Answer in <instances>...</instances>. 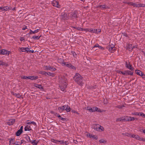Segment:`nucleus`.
I'll list each match as a JSON object with an SVG mask.
<instances>
[{
	"instance_id": "obj_1",
	"label": "nucleus",
	"mask_w": 145,
	"mask_h": 145,
	"mask_svg": "<svg viewBox=\"0 0 145 145\" xmlns=\"http://www.w3.org/2000/svg\"><path fill=\"white\" fill-rule=\"evenodd\" d=\"M59 86L60 88L62 91H64L66 88L67 84V79L64 76L59 77Z\"/></svg>"
},
{
	"instance_id": "obj_2",
	"label": "nucleus",
	"mask_w": 145,
	"mask_h": 145,
	"mask_svg": "<svg viewBox=\"0 0 145 145\" xmlns=\"http://www.w3.org/2000/svg\"><path fill=\"white\" fill-rule=\"evenodd\" d=\"M73 79L75 82L79 85L81 86L83 85V77L78 73H76L73 77Z\"/></svg>"
},
{
	"instance_id": "obj_3",
	"label": "nucleus",
	"mask_w": 145,
	"mask_h": 145,
	"mask_svg": "<svg viewBox=\"0 0 145 145\" xmlns=\"http://www.w3.org/2000/svg\"><path fill=\"white\" fill-rule=\"evenodd\" d=\"M57 109L60 112H61L62 111L64 110H66L67 112H69L71 108L68 105H65L58 107Z\"/></svg>"
},
{
	"instance_id": "obj_4",
	"label": "nucleus",
	"mask_w": 145,
	"mask_h": 145,
	"mask_svg": "<svg viewBox=\"0 0 145 145\" xmlns=\"http://www.w3.org/2000/svg\"><path fill=\"white\" fill-rule=\"evenodd\" d=\"M117 72L120 74H122L124 75H133V72L129 70L125 71L124 72H122L119 71H118Z\"/></svg>"
},
{
	"instance_id": "obj_5",
	"label": "nucleus",
	"mask_w": 145,
	"mask_h": 145,
	"mask_svg": "<svg viewBox=\"0 0 145 145\" xmlns=\"http://www.w3.org/2000/svg\"><path fill=\"white\" fill-rule=\"evenodd\" d=\"M62 65L63 66H66L72 69H76V68L74 67L71 64H69L67 63L62 62Z\"/></svg>"
},
{
	"instance_id": "obj_6",
	"label": "nucleus",
	"mask_w": 145,
	"mask_h": 145,
	"mask_svg": "<svg viewBox=\"0 0 145 145\" xmlns=\"http://www.w3.org/2000/svg\"><path fill=\"white\" fill-rule=\"evenodd\" d=\"M68 15L72 19H75L77 18V13L75 12H71Z\"/></svg>"
},
{
	"instance_id": "obj_7",
	"label": "nucleus",
	"mask_w": 145,
	"mask_h": 145,
	"mask_svg": "<svg viewBox=\"0 0 145 145\" xmlns=\"http://www.w3.org/2000/svg\"><path fill=\"white\" fill-rule=\"evenodd\" d=\"M52 5L56 7L60 8L61 7V6L59 4L58 2L54 0L52 3Z\"/></svg>"
},
{
	"instance_id": "obj_8",
	"label": "nucleus",
	"mask_w": 145,
	"mask_h": 145,
	"mask_svg": "<svg viewBox=\"0 0 145 145\" xmlns=\"http://www.w3.org/2000/svg\"><path fill=\"white\" fill-rule=\"evenodd\" d=\"M9 54L10 51L7 50L2 49L0 50V54L8 55Z\"/></svg>"
},
{
	"instance_id": "obj_9",
	"label": "nucleus",
	"mask_w": 145,
	"mask_h": 145,
	"mask_svg": "<svg viewBox=\"0 0 145 145\" xmlns=\"http://www.w3.org/2000/svg\"><path fill=\"white\" fill-rule=\"evenodd\" d=\"M125 67L127 69L132 71H134V69L131 65H130L129 62L126 61L125 62Z\"/></svg>"
},
{
	"instance_id": "obj_10",
	"label": "nucleus",
	"mask_w": 145,
	"mask_h": 145,
	"mask_svg": "<svg viewBox=\"0 0 145 145\" xmlns=\"http://www.w3.org/2000/svg\"><path fill=\"white\" fill-rule=\"evenodd\" d=\"M92 110L91 112H95V111L98 112H103V110H101L100 108L97 107H92Z\"/></svg>"
},
{
	"instance_id": "obj_11",
	"label": "nucleus",
	"mask_w": 145,
	"mask_h": 145,
	"mask_svg": "<svg viewBox=\"0 0 145 145\" xmlns=\"http://www.w3.org/2000/svg\"><path fill=\"white\" fill-rule=\"evenodd\" d=\"M132 138H134L137 140L142 141L143 137H141L139 136L134 134L133 135Z\"/></svg>"
},
{
	"instance_id": "obj_12",
	"label": "nucleus",
	"mask_w": 145,
	"mask_h": 145,
	"mask_svg": "<svg viewBox=\"0 0 145 145\" xmlns=\"http://www.w3.org/2000/svg\"><path fill=\"white\" fill-rule=\"evenodd\" d=\"M114 47V46L113 44H111L108 47V49L109 51L112 53L114 51L113 50H112Z\"/></svg>"
},
{
	"instance_id": "obj_13",
	"label": "nucleus",
	"mask_w": 145,
	"mask_h": 145,
	"mask_svg": "<svg viewBox=\"0 0 145 145\" xmlns=\"http://www.w3.org/2000/svg\"><path fill=\"white\" fill-rule=\"evenodd\" d=\"M15 122V119H12L9 120L7 122L8 125H12Z\"/></svg>"
},
{
	"instance_id": "obj_14",
	"label": "nucleus",
	"mask_w": 145,
	"mask_h": 145,
	"mask_svg": "<svg viewBox=\"0 0 145 145\" xmlns=\"http://www.w3.org/2000/svg\"><path fill=\"white\" fill-rule=\"evenodd\" d=\"M31 124H28L25 126L24 128V130L25 131H29L31 130Z\"/></svg>"
},
{
	"instance_id": "obj_15",
	"label": "nucleus",
	"mask_w": 145,
	"mask_h": 145,
	"mask_svg": "<svg viewBox=\"0 0 145 145\" xmlns=\"http://www.w3.org/2000/svg\"><path fill=\"white\" fill-rule=\"evenodd\" d=\"M58 142H59L60 144L62 145H68L69 144V143L67 141H64L63 140H58Z\"/></svg>"
},
{
	"instance_id": "obj_16",
	"label": "nucleus",
	"mask_w": 145,
	"mask_h": 145,
	"mask_svg": "<svg viewBox=\"0 0 145 145\" xmlns=\"http://www.w3.org/2000/svg\"><path fill=\"white\" fill-rule=\"evenodd\" d=\"M93 29L92 28H86V29H83V31H85L86 32H91V33H93V32H94V31H93Z\"/></svg>"
},
{
	"instance_id": "obj_17",
	"label": "nucleus",
	"mask_w": 145,
	"mask_h": 145,
	"mask_svg": "<svg viewBox=\"0 0 145 145\" xmlns=\"http://www.w3.org/2000/svg\"><path fill=\"white\" fill-rule=\"evenodd\" d=\"M29 79L31 80H35L38 78V77L37 76H28Z\"/></svg>"
},
{
	"instance_id": "obj_18",
	"label": "nucleus",
	"mask_w": 145,
	"mask_h": 145,
	"mask_svg": "<svg viewBox=\"0 0 145 145\" xmlns=\"http://www.w3.org/2000/svg\"><path fill=\"white\" fill-rule=\"evenodd\" d=\"M25 47H21L19 48L18 49V51L20 52H25Z\"/></svg>"
},
{
	"instance_id": "obj_19",
	"label": "nucleus",
	"mask_w": 145,
	"mask_h": 145,
	"mask_svg": "<svg viewBox=\"0 0 145 145\" xmlns=\"http://www.w3.org/2000/svg\"><path fill=\"white\" fill-rule=\"evenodd\" d=\"M136 72L137 74L139 75V76H142L144 75L143 73L141 71L138 70H136Z\"/></svg>"
},
{
	"instance_id": "obj_20",
	"label": "nucleus",
	"mask_w": 145,
	"mask_h": 145,
	"mask_svg": "<svg viewBox=\"0 0 145 145\" xmlns=\"http://www.w3.org/2000/svg\"><path fill=\"white\" fill-rule=\"evenodd\" d=\"M97 126H98V129H99V131H104V127L102 126H101L99 125H98Z\"/></svg>"
},
{
	"instance_id": "obj_21",
	"label": "nucleus",
	"mask_w": 145,
	"mask_h": 145,
	"mask_svg": "<svg viewBox=\"0 0 145 145\" xmlns=\"http://www.w3.org/2000/svg\"><path fill=\"white\" fill-rule=\"evenodd\" d=\"M116 121H124V116L122 117L121 118H118L116 119Z\"/></svg>"
},
{
	"instance_id": "obj_22",
	"label": "nucleus",
	"mask_w": 145,
	"mask_h": 145,
	"mask_svg": "<svg viewBox=\"0 0 145 145\" xmlns=\"http://www.w3.org/2000/svg\"><path fill=\"white\" fill-rule=\"evenodd\" d=\"M67 14L65 13H64L62 14V17H63V18L64 20H67V19L69 18V17L67 16Z\"/></svg>"
},
{
	"instance_id": "obj_23",
	"label": "nucleus",
	"mask_w": 145,
	"mask_h": 145,
	"mask_svg": "<svg viewBox=\"0 0 145 145\" xmlns=\"http://www.w3.org/2000/svg\"><path fill=\"white\" fill-rule=\"evenodd\" d=\"M47 75L50 76L52 77H54L55 76V74L54 73H52L50 72H46V75Z\"/></svg>"
},
{
	"instance_id": "obj_24",
	"label": "nucleus",
	"mask_w": 145,
	"mask_h": 145,
	"mask_svg": "<svg viewBox=\"0 0 145 145\" xmlns=\"http://www.w3.org/2000/svg\"><path fill=\"white\" fill-rule=\"evenodd\" d=\"M35 87L37 88H38L40 89H42L43 87L40 84H34V85Z\"/></svg>"
},
{
	"instance_id": "obj_25",
	"label": "nucleus",
	"mask_w": 145,
	"mask_h": 145,
	"mask_svg": "<svg viewBox=\"0 0 145 145\" xmlns=\"http://www.w3.org/2000/svg\"><path fill=\"white\" fill-rule=\"evenodd\" d=\"M123 135H125V136L128 137H131L132 138L133 135H134L133 134H132L131 133H123L122 134Z\"/></svg>"
},
{
	"instance_id": "obj_26",
	"label": "nucleus",
	"mask_w": 145,
	"mask_h": 145,
	"mask_svg": "<svg viewBox=\"0 0 145 145\" xmlns=\"http://www.w3.org/2000/svg\"><path fill=\"white\" fill-rule=\"evenodd\" d=\"M93 31H94V32H93V33H99L101 31V30L99 29H93Z\"/></svg>"
},
{
	"instance_id": "obj_27",
	"label": "nucleus",
	"mask_w": 145,
	"mask_h": 145,
	"mask_svg": "<svg viewBox=\"0 0 145 145\" xmlns=\"http://www.w3.org/2000/svg\"><path fill=\"white\" fill-rule=\"evenodd\" d=\"M12 94L18 98H20L21 97V95H20L19 93H14L12 92Z\"/></svg>"
},
{
	"instance_id": "obj_28",
	"label": "nucleus",
	"mask_w": 145,
	"mask_h": 145,
	"mask_svg": "<svg viewBox=\"0 0 145 145\" xmlns=\"http://www.w3.org/2000/svg\"><path fill=\"white\" fill-rule=\"evenodd\" d=\"M132 45L131 44H129L127 46V48L129 49V50L131 51L133 49V47H132Z\"/></svg>"
},
{
	"instance_id": "obj_29",
	"label": "nucleus",
	"mask_w": 145,
	"mask_h": 145,
	"mask_svg": "<svg viewBox=\"0 0 145 145\" xmlns=\"http://www.w3.org/2000/svg\"><path fill=\"white\" fill-rule=\"evenodd\" d=\"M39 31V29H37L34 31H32L31 30L30 32L29 33L30 34H31L32 33L34 34V33H38Z\"/></svg>"
},
{
	"instance_id": "obj_30",
	"label": "nucleus",
	"mask_w": 145,
	"mask_h": 145,
	"mask_svg": "<svg viewBox=\"0 0 145 145\" xmlns=\"http://www.w3.org/2000/svg\"><path fill=\"white\" fill-rule=\"evenodd\" d=\"M22 131L20 130H18L17 132L16 133V135L17 136H19L22 133Z\"/></svg>"
},
{
	"instance_id": "obj_31",
	"label": "nucleus",
	"mask_w": 145,
	"mask_h": 145,
	"mask_svg": "<svg viewBox=\"0 0 145 145\" xmlns=\"http://www.w3.org/2000/svg\"><path fill=\"white\" fill-rule=\"evenodd\" d=\"M98 125V124H95L93 129L94 130L98 131L99 130L98 129L99 127L97 126Z\"/></svg>"
},
{
	"instance_id": "obj_32",
	"label": "nucleus",
	"mask_w": 145,
	"mask_h": 145,
	"mask_svg": "<svg viewBox=\"0 0 145 145\" xmlns=\"http://www.w3.org/2000/svg\"><path fill=\"white\" fill-rule=\"evenodd\" d=\"M137 7H145V5L142 4H138L137 5Z\"/></svg>"
},
{
	"instance_id": "obj_33",
	"label": "nucleus",
	"mask_w": 145,
	"mask_h": 145,
	"mask_svg": "<svg viewBox=\"0 0 145 145\" xmlns=\"http://www.w3.org/2000/svg\"><path fill=\"white\" fill-rule=\"evenodd\" d=\"M31 143L33 145H37L38 142L36 140H34L31 141Z\"/></svg>"
},
{
	"instance_id": "obj_34",
	"label": "nucleus",
	"mask_w": 145,
	"mask_h": 145,
	"mask_svg": "<svg viewBox=\"0 0 145 145\" xmlns=\"http://www.w3.org/2000/svg\"><path fill=\"white\" fill-rule=\"evenodd\" d=\"M51 141L52 142H53L54 143H56V144H58V140H55L54 139H51Z\"/></svg>"
},
{
	"instance_id": "obj_35",
	"label": "nucleus",
	"mask_w": 145,
	"mask_h": 145,
	"mask_svg": "<svg viewBox=\"0 0 145 145\" xmlns=\"http://www.w3.org/2000/svg\"><path fill=\"white\" fill-rule=\"evenodd\" d=\"M129 117L130 116L124 117V121H129Z\"/></svg>"
},
{
	"instance_id": "obj_36",
	"label": "nucleus",
	"mask_w": 145,
	"mask_h": 145,
	"mask_svg": "<svg viewBox=\"0 0 145 145\" xmlns=\"http://www.w3.org/2000/svg\"><path fill=\"white\" fill-rule=\"evenodd\" d=\"M44 69L45 70H50V66H44L43 67Z\"/></svg>"
},
{
	"instance_id": "obj_37",
	"label": "nucleus",
	"mask_w": 145,
	"mask_h": 145,
	"mask_svg": "<svg viewBox=\"0 0 145 145\" xmlns=\"http://www.w3.org/2000/svg\"><path fill=\"white\" fill-rule=\"evenodd\" d=\"M129 121H133L135 120H137V118H135L134 117H129Z\"/></svg>"
},
{
	"instance_id": "obj_38",
	"label": "nucleus",
	"mask_w": 145,
	"mask_h": 145,
	"mask_svg": "<svg viewBox=\"0 0 145 145\" xmlns=\"http://www.w3.org/2000/svg\"><path fill=\"white\" fill-rule=\"evenodd\" d=\"M74 28H75L76 29H77L78 30H81L83 31V29L81 27H74Z\"/></svg>"
},
{
	"instance_id": "obj_39",
	"label": "nucleus",
	"mask_w": 145,
	"mask_h": 145,
	"mask_svg": "<svg viewBox=\"0 0 145 145\" xmlns=\"http://www.w3.org/2000/svg\"><path fill=\"white\" fill-rule=\"evenodd\" d=\"M99 7L103 9L106 8V6L105 5H100L99 6Z\"/></svg>"
},
{
	"instance_id": "obj_40",
	"label": "nucleus",
	"mask_w": 145,
	"mask_h": 145,
	"mask_svg": "<svg viewBox=\"0 0 145 145\" xmlns=\"http://www.w3.org/2000/svg\"><path fill=\"white\" fill-rule=\"evenodd\" d=\"M4 11H6L9 10L10 9V8H9V7L8 6L4 7Z\"/></svg>"
},
{
	"instance_id": "obj_41",
	"label": "nucleus",
	"mask_w": 145,
	"mask_h": 145,
	"mask_svg": "<svg viewBox=\"0 0 145 145\" xmlns=\"http://www.w3.org/2000/svg\"><path fill=\"white\" fill-rule=\"evenodd\" d=\"M40 38V37L38 36H33L32 37V38L35 39H39Z\"/></svg>"
},
{
	"instance_id": "obj_42",
	"label": "nucleus",
	"mask_w": 145,
	"mask_h": 145,
	"mask_svg": "<svg viewBox=\"0 0 145 145\" xmlns=\"http://www.w3.org/2000/svg\"><path fill=\"white\" fill-rule=\"evenodd\" d=\"M14 138H11L10 141H9V143L10 144H14Z\"/></svg>"
},
{
	"instance_id": "obj_43",
	"label": "nucleus",
	"mask_w": 145,
	"mask_h": 145,
	"mask_svg": "<svg viewBox=\"0 0 145 145\" xmlns=\"http://www.w3.org/2000/svg\"><path fill=\"white\" fill-rule=\"evenodd\" d=\"M39 73L41 74L42 75H46V72H45L44 71H40L39 72Z\"/></svg>"
},
{
	"instance_id": "obj_44",
	"label": "nucleus",
	"mask_w": 145,
	"mask_h": 145,
	"mask_svg": "<svg viewBox=\"0 0 145 145\" xmlns=\"http://www.w3.org/2000/svg\"><path fill=\"white\" fill-rule=\"evenodd\" d=\"M99 142H100V143H106V141L105 140H104L102 139L99 140Z\"/></svg>"
},
{
	"instance_id": "obj_45",
	"label": "nucleus",
	"mask_w": 145,
	"mask_h": 145,
	"mask_svg": "<svg viewBox=\"0 0 145 145\" xmlns=\"http://www.w3.org/2000/svg\"><path fill=\"white\" fill-rule=\"evenodd\" d=\"M132 114L133 115H139V113L138 112H133L132 113Z\"/></svg>"
},
{
	"instance_id": "obj_46",
	"label": "nucleus",
	"mask_w": 145,
	"mask_h": 145,
	"mask_svg": "<svg viewBox=\"0 0 145 145\" xmlns=\"http://www.w3.org/2000/svg\"><path fill=\"white\" fill-rule=\"evenodd\" d=\"M58 61L59 63H61V65L62 62H64V61H63V60L61 59H58Z\"/></svg>"
},
{
	"instance_id": "obj_47",
	"label": "nucleus",
	"mask_w": 145,
	"mask_h": 145,
	"mask_svg": "<svg viewBox=\"0 0 145 145\" xmlns=\"http://www.w3.org/2000/svg\"><path fill=\"white\" fill-rule=\"evenodd\" d=\"M27 124H32L34 125L35 126L36 125V123L34 122L33 121H31V122H28L27 123Z\"/></svg>"
},
{
	"instance_id": "obj_48",
	"label": "nucleus",
	"mask_w": 145,
	"mask_h": 145,
	"mask_svg": "<svg viewBox=\"0 0 145 145\" xmlns=\"http://www.w3.org/2000/svg\"><path fill=\"white\" fill-rule=\"evenodd\" d=\"M50 69L49 70H50L52 71H54L56 70V69L55 68L52 67L51 66H50Z\"/></svg>"
},
{
	"instance_id": "obj_49",
	"label": "nucleus",
	"mask_w": 145,
	"mask_h": 145,
	"mask_svg": "<svg viewBox=\"0 0 145 145\" xmlns=\"http://www.w3.org/2000/svg\"><path fill=\"white\" fill-rule=\"evenodd\" d=\"M87 110H88L90 112H91V110H92V108H91L90 107H89V106H88L87 107Z\"/></svg>"
},
{
	"instance_id": "obj_50",
	"label": "nucleus",
	"mask_w": 145,
	"mask_h": 145,
	"mask_svg": "<svg viewBox=\"0 0 145 145\" xmlns=\"http://www.w3.org/2000/svg\"><path fill=\"white\" fill-rule=\"evenodd\" d=\"M139 115L142 116H144V117H145V114L144 113L141 112H139Z\"/></svg>"
},
{
	"instance_id": "obj_51",
	"label": "nucleus",
	"mask_w": 145,
	"mask_h": 145,
	"mask_svg": "<svg viewBox=\"0 0 145 145\" xmlns=\"http://www.w3.org/2000/svg\"><path fill=\"white\" fill-rule=\"evenodd\" d=\"M92 135L90 133H88L87 134H86L87 136L89 138H91V136Z\"/></svg>"
},
{
	"instance_id": "obj_52",
	"label": "nucleus",
	"mask_w": 145,
	"mask_h": 145,
	"mask_svg": "<svg viewBox=\"0 0 145 145\" xmlns=\"http://www.w3.org/2000/svg\"><path fill=\"white\" fill-rule=\"evenodd\" d=\"M5 62L0 61V66L1 65H5Z\"/></svg>"
},
{
	"instance_id": "obj_53",
	"label": "nucleus",
	"mask_w": 145,
	"mask_h": 145,
	"mask_svg": "<svg viewBox=\"0 0 145 145\" xmlns=\"http://www.w3.org/2000/svg\"><path fill=\"white\" fill-rule=\"evenodd\" d=\"M22 78L24 79H29V77L28 76H23L22 77Z\"/></svg>"
},
{
	"instance_id": "obj_54",
	"label": "nucleus",
	"mask_w": 145,
	"mask_h": 145,
	"mask_svg": "<svg viewBox=\"0 0 145 145\" xmlns=\"http://www.w3.org/2000/svg\"><path fill=\"white\" fill-rule=\"evenodd\" d=\"M54 115H55V116L57 117L58 118H61V116L59 114H57L56 112L55 114Z\"/></svg>"
},
{
	"instance_id": "obj_55",
	"label": "nucleus",
	"mask_w": 145,
	"mask_h": 145,
	"mask_svg": "<svg viewBox=\"0 0 145 145\" xmlns=\"http://www.w3.org/2000/svg\"><path fill=\"white\" fill-rule=\"evenodd\" d=\"M25 52H26L27 53H28V52H29L30 50H29V49L28 48H25Z\"/></svg>"
},
{
	"instance_id": "obj_56",
	"label": "nucleus",
	"mask_w": 145,
	"mask_h": 145,
	"mask_svg": "<svg viewBox=\"0 0 145 145\" xmlns=\"http://www.w3.org/2000/svg\"><path fill=\"white\" fill-rule=\"evenodd\" d=\"M131 4V5H132L134 6L137 7V4H136L135 3H132Z\"/></svg>"
},
{
	"instance_id": "obj_57",
	"label": "nucleus",
	"mask_w": 145,
	"mask_h": 145,
	"mask_svg": "<svg viewBox=\"0 0 145 145\" xmlns=\"http://www.w3.org/2000/svg\"><path fill=\"white\" fill-rule=\"evenodd\" d=\"M72 112L74 113H76V114H79L76 111H75L74 110H72Z\"/></svg>"
},
{
	"instance_id": "obj_58",
	"label": "nucleus",
	"mask_w": 145,
	"mask_h": 145,
	"mask_svg": "<svg viewBox=\"0 0 145 145\" xmlns=\"http://www.w3.org/2000/svg\"><path fill=\"white\" fill-rule=\"evenodd\" d=\"M59 119H61L62 121H65L66 120V118H63L62 117L59 118Z\"/></svg>"
},
{
	"instance_id": "obj_59",
	"label": "nucleus",
	"mask_w": 145,
	"mask_h": 145,
	"mask_svg": "<svg viewBox=\"0 0 145 145\" xmlns=\"http://www.w3.org/2000/svg\"><path fill=\"white\" fill-rule=\"evenodd\" d=\"M27 29V26H25L23 27L22 28V30H25V29Z\"/></svg>"
},
{
	"instance_id": "obj_60",
	"label": "nucleus",
	"mask_w": 145,
	"mask_h": 145,
	"mask_svg": "<svg viewBox=\"0 0 145 145\" xmlns=\"http://www.w3.org/2000/svg\"><path fill=\"white\" fill-rule=\"evenodd\" d=\"M99 45L98 44H97L95 45L94 46H93V47H99Z\"/></svg>"
},
{
	"instance_id": "obj_61",
	"label": "nucleus",
	"mask_w": 145,
	"mask_h": 145,
	"mask_svg": "<svg viewBox=\"0 0 145 145\" xmlns=\"http://www.w3.org/2000/svg\"><path fill=\"white\" fill-rule=\"evenodd\" d=\"M24 40V38L23 37H21L20 38V40L21 41H22Z\"/></svg>"
},
{
	"instance_id": "obj_62",
	"label": "nucleus",
	"mask_w": 145,
	"mask_h": 145,
	"mask_svg": "<svg viewBox=\"0 0 145 145\" xmlns=\"http://www.w3.org/2000/svg\"><path fill=\"white\" fill-rule=\"evenodd\" d=\"M4 7H0V10H2L3 11H4Z\"/></svg>"
},
{
	"instance_id": "obj_63",
	"label": "nucleus",
	"mask_w": 145,
	"mask_h": 145,
	"mask_svg": "<svg viewBox=\"0 0 145 145\" xmlns=\"http://www.w3.org/2000/svg\"><path fill=\"white\" fill-rule=\"evenodd\" d=\"M98 48H100V49L103 50H104V48L103 47L101 46H99V47H98Z\"/></svg>"
},
{
	"instance_id": "obj_64",
	"label": "nucleus",
	"mask_w": 145,
	"mask_h": 145,
	"mask_svg": "<svg viewBox=\"0 0 145 145\" xmlns=\"http://www.w3.org/2000/svg\"><path fill=\"white\" fill-rule=\"evenodd\" d=\"M29 52L31 53H33L34 52V51L33 50H30Z\"/></svg>"
}]
</instances>
